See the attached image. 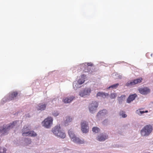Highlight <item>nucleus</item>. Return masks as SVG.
I'll use <instances>...</instances> for the list:
<instances>
[{
    "instance_id": "f257e3e1",
    "label": "nucleus",
    "mask_w": 153,
    "mask_h": 153,
    "mask_svg": "<svg viewBox=\"0 0 153 153\" xmlns=\"http://www.w3.org/2000/svg\"><path fill=\"white\" fill-rule=\"evenodd\" d=\"M52 132L55 136L61 138H64L66 137L65 133L61 129L60 126L57 125L52 128Z\"/></svg>"
},
{
    "instance_id": "f03ea898",
    "label": "nucleus",
    "mask_w": 153,
    "mask_h": 153,
    "mask_svg": "<svg viewBox=\"0 0 153 153\" xmlns=\"http://www.w3.org/2000/svg\"><path fill=\"white\" fill-rule=\"evenodd\" d=\"M68 134L71 140L74 142L79 144L84 143V140H82L78 137L76 136L73 131L71 130H69Z\"/></svg>"
},
{
    "instance_id": "7ed1b4c3",
    "label": "nucleus",
    "mask_w": 153,
    "mask_h": 153,
    "mask_svg": "<svg viewBox=\"0 0 153 153\" xmlns=\"http://www.w3.org/2000/svg\"><path fill=\"white\" fill-rule=\"evenodd\" d=\"M30 129L27 126H24L22 129V135L24 136L36 137L37 134L33 131H30Z\"/></svg>"
},
{
    "instance_id": "20e7f679",
    "label": "nucleus",
    "mask_w": 153,
    "mask_h": 153,
    "mask_svg": "<svg viewBox=\"0 0 153 153\" xmlns=\"http://www.w3.org/2000/svg\"><path fill=\"white\" fill-rule=\"evenodd\" d=\"M16 121L13 122L12 123H11L6 126H4L3 127H0V132L4 134L6 132L10 129L12 128L15 124H16Z\"/></svg>"
},
{
    "instance_id": "39448f33",
    "label": "nucleus",
    "mask_w": 153,
    "mask_h": 153,
    "mask_svg": "<svg viewBox=\"0 0 153 153\" xmlns=\"http://www.w3.org/2000/svg\"><path fill=\"white\" fill-rule=\"evenodd\" d=\"M152 129V127L150 125H147L141 130V134L143 136H148L151 132Z\"/></svg>"
},
{
    "instance_id": "423d86ee",
    "label": "nucleus",
    "mask_w": 153,
    "mask_h": 153,
    "mask_svg": "<svg viewBox=\"0 0 153 153\" xmlns=\"http://www.w3.org/2000/svg\"><path fill=\"white\" fill-rule=\"evenodd\" d=\"M53 119L51 117H48L42 122V125L45 127L50 128L53 123Z\"/></svg>"
},
{
    "instance_id": "0eeeda50",
    "label": "nucleus",
    "mask_w": 153,
    "mask_h": 153,
    "mask_svg": "<svg viewBox=\"0 0 153 153\" xmlns=\"http://www.w3.org/2000/svg\"><path fill=\"white\" fill-rule=\"evenodd\" d=\"M142 78L140 77L133 80L132 81H128V82L126 83V86H133L136 84L140 83L142 82Z\"/></svg>"
},
{
    "instance_id": "6e6552de",
    "label": "nucleus",
    "mask_w": 153,
    "mask_h": 153,
    "mask_svg": "<svg viewBox=\"0 0 153 153\" xmlns=\"http://www.w3.org/2000/svg\"><path fill=\"white\" fill-rule=\"evenodd\" d=\"M91 89L89 88H86L84 90L80 92L79 95L82 97H84L86 95H89L91 92Z\"/></svg>"
},
{
    "instance_id": "1a4fd4ad",
    "label": "nucleus",
    "mask_w": 153,
    "mask_h": 153,
    "mask_svg": "<svg viewBox=\"0 0 153 153\" xmlns=\"http://www.w3.org/2000/svg\"><path fill=\"white\" fill-rule=\"evenodd\" d=\"M98 106V102L94 101L91 103L89 105V110L90 112L92 113L93 111L95 110Z\"/></svg>"
},
{
    "instance_id": "9d476101",
    "label": "nucleus",
    "mask_w": 153,
    "mask_h": 153,
    "mask_svg": "<svg viewBox=\"0 0 153 153\" xmlns=\"http://www.w3.org/2000/svg\"><path fill=\"white\" fill-rule=\"evenodd\" d=\"M81 129L84 133H87L88 131V124L85 121H83L81 123Z\"/></svg>"
},
{
    "instance_id": "9b49d317",
    "label": "nucleus",
    "mask_w": 153,
    "mask_h": 153,
    "mask_svg": "<svg viewBox=\"0 0 153 153\" xmlns=\"http://www.w3.org/2000/svg\"><path fill=\"white\" fill-rule=\"evenodd\" d=\"M17 95L18 92L17 91H13L10 93L7 98V101H9L13 100Z\"/></svg>"
},
{
    "instance_id": "f8f14e48",
    "label": "nucleus",
    "mask_w": 153,
    "mask_h": 153,
    "mask_svg": "<svg viewBox=\"0 0 153 153\" xmlns=\"http://www.w3.org/2000/svg\"><path fill=\"white\" fill-rule=\"evenodd\" d=\"M138 90L139 92L141 94L145 95L149 93L150 92V90L147 87L144 88H140Z\"/></svg>"
},
{
    "instance_id": "ddd939ff",
    "label": "nucleus",
    "mask_w": 153,
    "mask_h": 153,
    "mask_svg": "<svg viewBox=\"0 0 153 153\" xmlns=\"http://www.w3.org/2000/svg\"><path fill=\"white\" fill-rule=\"evenodd\" d=\"M47 105V104H45L44 103H40L38 105L37 109L38 110H45L46 108Z\"/></svg>"
},
{
    "instance_id": "4468645a",
    "label": "nucleus",
    "mask_w": 153,
    "mask_h": 153,
    "mask_svg": "<svg viewBox=\"0 0 153 153\" xmlns=\"http://www.w3.org/2000/svg\"><path fill=\"white\" fill-rule=\"evenodd\" d=\"M137 95L136 94H134L130 95L127 100V102L128 103H130L131 102L133 101L137 97Z\"/></svg>"
},
{
    "instance_id": "2eb2a0df",
    "label": "nucleus",
    "mask_w": 153,
    "mask_h": 153,
    "mask_svg": "<svg viewBox=\"0 0 153 153\" xmlns=\"http://www.w3.org/2000/svg\"><path fill=\"white\" fill-rule=\"evenodd\" d=\"M74 98V97L73 96L67 97L63 100V102L65 103H69L71 102Z\"/></svg>"
},
{
    "instance_id": "dca6fc26",
    "label": "nucleus",
    "mask_w": 153,
    "mask_h": 153,
    "mask_svg": "<svg viewBox=\"0 0 153 153\" xmlns=\"http://www.w3.org/2000/svg\"><path fill=\"white\" fill-rule=\"evenodd\" d=\"M107 138V136L104 135L102 134H101L97 137V139L99 141H101L105 140Z\"/></svg>"
},
{
    "instance_id": "f3484780",
    "label": "nucleus",
    "mask_w": 153,
    "mask_h": 153,
    "mask_svg": "<svg viewBox=\"0 0 153 153\" xmlns=\"http://www.w3.org/2000/svg\"><path fill=\"white\" fill-rule=\"evenodd\" d=\"M85 76L84 75H82L81 76V78L79 79L78 81V83L79 85H81L84 83L85 81Z\"/></svg>"
},
{
    "instance_id": "a211bd4d",
    "label": "nucleus",
    "mask_w": 153,
    "mask_h": 153,
    "mask_svg": "<svg viewBox=\"0 0 153 153\" xmlns=\"http://www.w3.org/2000/svg\"><path fill=\"white\" fill-rule=\"evenodd\" d=\"M73 118L69 116H67L65 120V124H68L71 122Z\"/></svg>"
},
{
    "instance_id": "6ab92c4d",
    "label": "nucleus",
    "mask_w": 153,
    "mask_h": 153,
    "mask_svg": "<svg viewBox=\"0 0 153 153\" xmlns=\"http://www.w3.org/2000/svg\"><path fill=\"white\" fill-rule=\"evenodd\" d=\"M107 113V111L105 109H103L100 111L97 115V117H99L100 115H104Z\"/></svg>"
},
{
    "instance_id": "aec40b11",
    "label": "nucleus",
    "mask_w": 153,
    "mask_h": 153,
    "mask_svg": "<svg viewBox=\"0 0 153 153\" xmlns=\"http://www.w3.org/2000/svg\"><path fill=\"white\" fill-rule=\"evenodd\" d=\"M108 94H105L102 92H99L97 94V96L102 97H105L106 96H108Z\"/></svg>"
},
{
    "instance_id": "412c9836",
    "label": "nucleus",
    "mask_w": 153,
    "mask_h": 153,
    "mask_svg": "<svg viewBox=\"0 0 153 153\" xmlns=\"http://www.w3.org/2000/svg\"><path fill=\"white\" fill-rule=\"evenodd\" d=\"M142 109H140L137 110L136 113L138 115H141L144 113H147L148 111L146 110L145 111H142Z\"/></svg>"
},
{
    "instance_id": "4be33fe9",
    "label": "nucleus",
    "mask_w": 153,
    "mask_h": 153,
    "mask_svg": "<svg viewBox=\"0 0 153 153\" xmlns=\"http://www.w3.org/2000/svg\"><path fill=\"white\" fill-rule=\"evenodd\" d=\"M92 131L95 133H98L100 130V129L97 127H94L92 128Z\"/></svg>"
},
{
    "instance_id": "5701e85b",
    "label": "nucleus",
    "mask_w": 153,
    "mask_h": 153,
    "mask_svg": "<svg viewBox=\"0 0 153 153\" xmlns=\"http://www.w3.org/2000/svg\"><path fill=\"white\" fill-rule=\"evenodd\" d=\"M79 84L76 82H74L73 84V87L75 89H77L79 88Z\"/></svg>"
},
{
    "instance_id": "b1692460",
    "label": "nucleus",
    "mask_w": 153,
    "mask_h": 153,
    "mask_svg": "<svg viewBox=\"0 0 153 153\" xmlns=\"http://www.w3.org/2000/svg\"><path fill=\"white\" fill-rule=\"evenodd\" d=\"M117 96L116 93H112L111 94L110 97L111 98L113 99L115 98Z\"/></svg>"
},
{
    "instance_id": "393cba45",
    "label": "nucleus",
    "mask_w": 153,
    "mask_h": 153,
    "mask_svg": "<svg viewBox=\"0 0 153 153\" xmlns=\"http://www.w3.org/2000/svg\"><path fill=\"white\" fill-rule=\"evenodd\" d=\"M119 85L118 83H117L109 87L108 88H116Z\"/></svg>"
},
{
    "instance_id": "a878e982",
    "label": "nucleus",
    "mask_w": 153,
    "mask_h": 153,
    "mask_svg": "<svg viewBox=\"0 0 153 153\" xmlns=\"http://www.w3.org/2000/svg\"><path fill=\"white\" fill-rule=\"evenodd\" d=\"M120 115H122V117L124 118L126 117L127 116V115L125 114L124 113H123V111L120 112Z\"/></svg>"
},
{
    "instance_id": "bb28decb",
    "label": "nucleus",
    "mask_w": 153,
    "mask_h": 153,
    "mask_svg": "<svg viewBox=\"0 0 153 153\" xmlns=\"http://www.w3.org/2000/svg\"><path fill=\"white\" fill-rule=\"evenodd\" d=\"M125 97V96L122 95L119 98L118 100L119 102H122V100L123 99H124Z\"/></svg>"
},
{
    "instance_id": "cd10ccee",
    "label": "nucleus",
    "mask_w": 153,
    "mask_h": 153,
    "mask_svg": "<svg viewBox=\"0 0 153 153\" xmlns=\"http://www.w3.org/2000/svg\"><path fill=\"white\" fill-rule=\"evenodd\" d=\"M85 64H86L88 66H93V64L91 62L86 63H85Z\"/></svg>"
},
{
    "instance_id": "c85d7f7f",
    "label": "nucleus",
    "mask_w": 153,
    "mask_h": 153,
    "mask_svg": "<svg viewBox=\"0 0 153 153\" xmlns=\"http://www.w3.org/2000/svg\"><path fill=\"white\" fill-rule=\"evenodd\" d=\"M53 114L55 116H56L59 114V113L57 112H55L53 113Z\"/></svg>"
},
{
    "instance_id": "c756f323",
    "label": "nucleus",
    "mask_w": 153,
    "mask_h": 153,
    "mask_svg": "<svg viewBox=\"0 0 153 153\" xmlns=\"http://www.w3.org/2000/svg\"><path fill=\"white\" fill-rule=\"evenodd\" d=\"M84 66H85V67H88L86 66V65H82V67H84Z\"/></svg>"
},
{
    "instance_id": "7c9ffc66",
    "label": "nucleus",
    "mask_w": 153,
    "mask_h": 153,
    "mask_svg": "<svg viewBox=\"0 0 153 153\" xmlns=\"http://www.w3.org/2000/svg\"><path fill=\"white\" fill-rule=\"evenodd\" d=\"M85 72H87V71H85Z\"/></svg>"
},
{
    "instance_id": "2f4dec72",
    "label": "nucleus",
    "mask_w": 153,
    "mask_h": 153,
    "mask_svg": "<svg viewBox=\"0 0 153 153\" xmlns=\"http://www.w3.org/2000/svg\"><path fill=\"white\" fill-rule=\"evenodd\" d=\"M152 103H153V101Z\"/></svg>"
}]
</instances>
